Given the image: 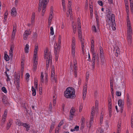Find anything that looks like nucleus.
Instances as JSON below:
<instances>
[{
    "label": "nucleus",
    "instance_id": "13d9d810",
    "mask_svg": "<svg viewBox=\"0 0 133 133\" xmlns=\"http://www.w3.org/2000/svg\"><path fill=\"white\" fill-rule=\"evenodd\" d=\"M116 95L118 96H119L121 95V93L118 91L116 92Z\"/></svg>",
    "mask_w": 133,
    "mask_h": 133
},
{
    "label": "nucleus",
    "instance_id": "f3484780",
    "mask_svg": "<svg viewBox=\"0 0 133 133\" xmlns=\"http://www.w3.org/2000/svg\"><path fill=\"white\" fill-rule=\"evenodd\" d=\"M2 102L4 104H8L9 103L7 101V97L4 95L3 96Z\"/></svg>",
    "mask_w": 133,
    "mask_h": 133
},
{
    "label": "nucleus",
    "instance_id": "c85d7f7f",
    "mask_svg": "<svg viewBox=\"0 0 133 133\" xmlns=\"http://www.w3.org/2000/svg\"><path fill=\"white\" fill-rule=\"evenodd\" d=\"M126 12L127 14V18H128V17H129V7L128 5H127V7L126 8Z\"/></svg>",
    "mask_w": 133,
    "mask_h": 133
},
{
    "label": "nucleus",
    "instance_id": "4d7b16f0",
    "mask_svg": "<svg viewBox=\"0 0 133 133\" xmlns=\"http://www.w3.org/2000/svg\"><path fill=\"white\" fill-rule=\"evenodd\" d=\"M81 120L82 121V123L81 124L83 125H84L85 119L84 118H81Z\"/></svg>",
    "mask_w": 133,
    "mask_h": 133
},
{
    "label": "nucleus",
    "instance_id": "49530a36",
    "mask_svg": "<svg viewBox=\"0 0 133 133\" xmlns=\"http://www.w3.org/2000/svg\"><path fill=\"white\" fill-rule=\"evenodd\" d=\"M13 29L12 32H14L15 33H16V25H13Z\"/></svg>",
    "mask_w": 133,
    "mask_h": 133
},
{
    "label": "nucleus",
    "instance_id": "6ab92c4d",
    "mask_svg": "<svg viewBox=\"0 0 133 133\" xmlns=\"http://www.w3.org/2000/svg\"><path fill=\"white\" fill-rule=\"evenodd\" d=\"M35 13L34 12H33L32 15L31 16V24H33V22L35 21Z\"/></svg>",
    "mask_w": 133,
    "mask_h": 133
},
{
    "label": "nucleus",
    "instance_id": "8fccbe9b",
    "mask_svg": "<svg viewBox=\"0 0 133 133\" xmlns=\"http://www.w3.org/2000/svg\"><path fill=\"white\" fill-rule=\"evenodd\" d=\"M73 32L74 34H75L76 31V26L75 25L73 26Z\"/></svg>",
    "mask_w": 133,
    "mask_h": 133
},
{
    "label": "nucleus",
    "instance_id": "1a4fd4ad",
    "mask_svg": "<svg viewBox=\"0 0 133 133\" xmlns=\"http://www.w3.org/2000/svg\"><path fill=\"white\" fill-rule=\"evenodd\" d=\"M49 0H39V3L44 5V8L45 7V5H46L49 2Z\"/></svg>",
    "mask_w": 133,
    "mask_h": 133
},
{
    "label": "nucleus",
    "instance_id": "a18cd8bd",
    "mask_svg": "<svg viewBox=\"0 0 133 133\" xmlns=\"http://www.w3.org/2000/svg\"><path fill=\"white\" fill-rule=\"evenodd\" d=\"M50 13V15L49 16V18L48 19V20H49L50 21V20L51 21L53 17V14H51V13Z\"/></svg>",
    "mask_w": 133,
    "mask_h": 133
},
{
    "label": "nucleus",
    "instance_id": "3c124183",
    "mask_svg": "<svg viewBox=\"0 0 133 133\" xmlns=\"http://www.w3.org/2000/svg\"><path fill=\"white\" fill-rule=\"evenodd\" d=\"M110 87L111 88H113V84L112 82V81L111 80H110Z\"/></svg>",
    "mask_w": 133,
    "mask_h": 133
},
{
    "label": "nucleus",
    "instance_id": "423d86ee",
    "mask_svg": "<svg viewBox=\"0 0 133 133\" xmlns=\"http://www.w3.org/2000/svg\"><path fill=\"white\" fill-rule=\"evenodd\" d=\"M31 31L29 30L25 31L23 34V38L24 40H26L28 38V35H30L31 34Z\"/></svg>",
    "mask_w": 133,
    "mask_h": 133
},
{
    "label": "nucleus",
    "instance_id": "a211bd4d",
    "mask_svg": "<svg viewBox=\"0 0 133 133\" xmlns=\"http://www.w3.org/2000/svg\"><path fill=\"white\" fill-rule=\"evenodd\" d=\"M20 75L19 73H18L17 74L16 72L15 73L14 75V79H16V81L17 80H19L20 78Z\"/></svg>",
    "mask_w": 133,
    "mask_h": 133
},
{
    "label": "nucleus",
    "instance_id": "603ef678",
    "mask_svg": "<svg viewBox=\"0 0 133 133\" xmlns=\"http://www.w3.org/2000/svg\"><path fill=\"white\" fill-rule=\"evenodd\" d=\"M37 54H34V57L33 58V60L34 61H36Z\"/></svg>",
    "mask_w": 133,
    "mask_h": 133
},
{
    "label": "nucleus",
    "instance_id": "7c9ffc66",
    "mask_svg": "<svg viewBox=\"0 0 133 133\" xmlns=\"http://www.w3.org/2000/svg\"><path fill=\"white\" fill-rule=\"evenodd\" d=\"M16 82V88H17V89L18 90L19 87V80H17Z\"/></svg>",
    "mask_w": 133,
    "mask_h": 133
},
{
    "label": "nucleus",
    "instance_id": "09e8293b",
    "mask_svg": "<svg viewBox=\"0 0 133 133\" xmlns=\"http://www.w3.org/2000/svg\"><path fill=\"white\" fill-rule=\"evenodd\" d=\"M108 106H109V105H110L111 106H112V103H111V98H109L108 99Z\"/></svg>",
    "mask_w": 133,
    "mask_h": 133
},
{
    "label": "nucleus",
    "instance_id": "9b49d317",
    "mask_svg": "<svg viewBox=\"0 0 133 133\" xmlns=\"http://www.w3.org/2000/svg\"><path fill=\"white\" fill-rule=\"evenodd\" d=\"M78 36L79 39L82 42V36L81 28H78Z\"/></svg>",
    "mask_w": 133,
    "mask_h": 133
},
{
    "label": "nucleus",
    "instance_id": "473e14b6",
    "mask_svg": "<svg viewBox=\"0 0 133 133\" xmlns=\"http://www.w3.org/2000/svg\"><path fill=\"white\" fill-rule=\"evenodd\" d=\"M42 4H41L40 3H39V7L38 8V11L40 12L41 10V8L42 6Z\"/></svg>",
    "mask_w": 133,
    "mask_h": 133
},
{
    "label": "nucleus",
    "instance_id": "ddd939ff",
    "mask_svg": "<svg viewBox=\"0 0 133 133\" xmlns=\"http://www.w3.org/2000/svg\"><path fill=\"white\" fill-rule=\"evenodd\" d=\"M114 52L116 53L115 54V56L116 57H117L118 55V54H119L120 53L119 49V48L117 47L115 48L114 50Z\"/></svg>",
    "mask_w": 133,
    "mask_h": 133
},
{
    "label": "nucleus",
    "instance_id": "052dcab7",
    "mask_svg": "<svg viewBox=\"0 0 133 133\" xmlns=\"http://www.w3.org/2000/svg\"><path fill=\"white\" fill-rule=\"evenodd\" d=\"M26 79H27L30 77L29 74L28 73H26Z\"/></svg>",
    "mask_w": 133,
    "mask_h": 133
},
{
    "label": "nucleus",
    "instance_id": "338daca9",
    "mask_svg": "<svg viewBox=\"0 0 133 133\" xmlns=\"http://www.w3.org/2000/svg\"><path fill=\"white\" fill-rule=\"evenodd\" d=\"M121 123H118V124L117 125V128L121 129Z\"/></svg>",
    "mask_w": 133,
    "mask_h": 133
},
{
    "label": "nucleus",
    "instance_id": "c756f323",
    "mask_svg": "<svg viewBox=\"0 0 133 133\" xmlns=\"http://www.w3.org/2000/svg\"><path fill=\"white\" fill-rule=\"evenodd\" d=\"M132 29H128L127 31V35H131Z\"/></svg>",
    "mask_w": 133,
    "mask_h": 133
},
{
    "label": "nucleus",
    "instance_id": "69168bd1",
    "mask_svg": "<svg viewBox=\"0 0 133 133\" xmlns=\"http://www.w3.org/2000/svg\"><path fill=\"white\" fill-rule=\"evenodd\" d=\"M108 15H107V17H109L110 16V14H111L110 10L109 9L108 11Z\"/></svg>",
    "mask_w": 133,
    "mask_h": 133
},
{
    "label": "nucleus",
    "instance_id": "58836bf2",
    "mask_svg": "<svg viewBox=\"0 0 133 133\" xmlns=\"http://www.w3.org/2000/svg\"><path fill=\"white\" fill-rule=\"evenodd\" d=\"M69 5L68 7H69V10L70 11H69V14H70L71 13V12H72V11L71 10H72V9L71 8V3L70 4V3H69Z\"/></svg>",
    "mask_w": 133,
    "mask_h": 133
},
{
    "label": "nucleus",
    "instance_id": "39448f33",
    "mask_svg": "<svg viewBox=\"0 0 133 133\" xmlns=\"http://www.w3.org/2000/svg\"><path fill=\"white\" fill-rule=\"evenodd\" d=\"M60 45L58 44L57 43H56V45L54 47L55 54H58L60 49Z\"/></svg>",
    "mask_w": 133,
    "mask_h": 133
},
{
    "label": "nucleus",
    "instance_id": "cd10ccee",
    "mask_svg": "<svg viewBox=\"0 0 133 133\" xmlns=\"http://www.w3.org/2000/svg\"><path fill=\"white\" fill-rule=\"evenodd\" d=\"M5 117H3L2 119V121L1 123V125L2 126L4 124V122L5 121Z\"/></svg>",
    "mask_w": 133,
    "mask_h": 133
},
{
    "label": "nucleus",
    "instance_id": "a878e982",
    "mask_svg": "<svg viewBox=\"0 0 133 133\" xmlns=\"http://www.w3.org/2000/svg\"><path fill=\"white\" fill-rule=\"evenodd\" d=\"M4 59L6 61H8L9 60V57L7 54H5V52L4 53Z\"/></svg>",
    "mask_w": 133,
    "mask_h": 133
},
{
    "label": "nucleus",
    "instance_id": "e2e57ef3",
    "mask_svg": "<svg viewBox=\"0 0 133 133\" xmlns=\"http://www.w3.org/2000/svg\"><path fill=\"white\" fill-rule=\"evenodd\" d=\"M92 30H93L95 32H97L96 29V27L95 26H92Z\"/></svg>",
    "mask_w": 133,
    "mask_h": 133
},
{
    "label": "nucleus",
    "instance_id": "0eeeda50",
    "mask_svg": "<svg viewBox=\"0 0 133 133\" xmlns=\"http://www.w3.org/2000/svg\"><path fill=\"white\" fill-rule=\"evenodd\" d=\"M87 84H86L84 86L83 91V99L84 100L85 98L87 91Z\"/></svg>",
    "mask_w": 133,
    "mask_h": 133
},
{
    "label": "nucleus",
    "instance_id": "e433bc0d",
    "mask_svg": "<svg viewBox=\"0 0 133 133\" xmlns=\"http://www.w3.org/2000/svg\"><path fill=\"white\" fill-rule=\"evenodd\" d=\"M11 123L10 121L8 123L6 127V129L7 130H8L9 128L11 127Z\"/></svg>",
    "mask_w": 133,
    "mask_h": 133
},
{
    "label": "nucleus",
    "instance_id": "de8ad7c7",
    "mask_svg": "<svg viewBox=\"0 0 133 133\" xmlns=\"http://www.w3.org/2000/svg\"><path fill=\"white\" fill-rule=\"evenodd\" d=\"M27 113L30 116H31L32 115V112L31 111H30L29 110H26Z\"/></svg>",
    "mask_w": 133,
    "mask_h": 133
},
{
    "label": "nucleus",
    "instance_id": "b1692460",
    "mask_svg": "<svg viewBox=\"0 0 133 133\" xmlns=\"http://www.w3.org/2000/svg\"><path fill=\"white\" fill-rule=\"evenodd\" d=\"M31 88L32 95L35 96L36 95V90L33 86Z\"/></svg>",
    "mask_w": 133,
    "mask_h": 133
},
{
    "label": "nucleus",
    "instance_id": "bb28decb",
    "mask_svg": "<svg viewBox=\"0 0 133 133\" xmlns=\"http://www.w3.org/2000/svg\"><path fill=\"white\" fill-rule=\"evenodd\" d=\"M92 68L93 69H94L95 68V59H92Z\"/></svg>",
    "mask_w": 133,
    "mask_h": 133
},
{
    "label": "nucleus",
    "instance_id": "864d4df0",
    "mask_svg": "<svg viewBox=\"0 0 133 133\" xmlns=\"http://www.w3.org/2000/svg\"><path fill=\"white\" fill-rule=\"evenodd\" d=\"M15 35V33L14 32H12V35H11V39H14Z\"/></svg>",
    "mask_w": 133,
    "mask_h": 133
},
{
    "label": "nucleus",
    "instance_id": "f8f14e48",
    "mask_svg": "<svg viewBox=\"0 0 133 133\" xmlns=\"http://www.w3.org/2000/svg\"><path fill=\"white\" fill-rule=\"evenodd\" d=\"M75 112L74 108L72 107L70 111V118H72L74 115V113Z\"/></svg>",
    "mask_w": 133,
    "mask_h": 133
},
{
    "label": "nucleus",
    "instance_id": "a19ab883",
    "mask_svg": "<svg viewBox=\"0 0 133 133\" xmlns=\"http://www.w3.org/2000/svg\"><path fill=\"white\" fill-rule=\"evenodd\" d=\"M50 34L51 35H53L54 34V32L53 30V28L52 27H51L50 28Z\"/></svg>",
    "mask_w": 133,
    "mask_h": 133
},
{
    "label": "nucleus",
    "instance_id": "393cba45",
    "mask_svg": "<svg viewBox=\"0 0 133 133\" xmlns=\"http://www.w3.org/2000/svg\"><path fill=\"white\" fill-rule=\"evenodd\" d=\"M22 123H23L21 122L19 120L17 119L16 122V124L17 125H18V126H22Z\"/></svg>",
    "mask_w": 133,
    "mask_h": 133
},
{
    "label": "nucleus",
    "instance_id": "7ed1b4c3",
    "mask_svg": "<svg viewBox=\"0 0 133 133\" xmlns=\"http://www.w3.org/2000/svg\"><path fill=\"white\" fill-rule=\"evenodd\" d=\"M75 41L74 37H73L72 39V53L74 58L75 56Z\"/></svg>",
    "mask_w": 133,
    "mask_h": 133
},
{
    "label": "nucleus",
    "instance_id": "680f3d73",
    "mask_svg": "<svg viewBox=\"0 0 133 133\" xmlns=\"http://www.w3.org/2000/svg\"><path fill=\"white\" fill-rule=\"evenodd\" d=\"M88 7V1L86 0L85 1V8L86 9H87Z\"/></svg>",
    "mask_w": 133,
    "mask_h": 133
},
{
    "label": "nucleus",
    "instance_id": "aec40b11",
    "mask_svg": "<svg viewBox=\"0 0 133 133\" xmlns=\"http://www.w3.org/2000/svg\"><path fill=\"white\" fill-rule=\"evenodd\" d=\"M132 36L131 35H127V39L129 43L131 44L132 43Z\"/></svg>",
    "mask_w": 133,
    "mask_h": 133
},
{
    "label": "nucleus",
    "instance_id": "c9c22d12",
    "mask_svg": "<svg viewBox=\"0 0 133 133\" xmlns=\"http://www.w3.org/2000/svg\"><path fill=\"white\" fill-rule=\"evenodd\" d=\"M44 76L43 75V72H42L41 73V82L42 83H43L44 82L43 80Z\"/></svg>",
    "mask_w": 133,
    "mask_h": 133
},
{
    "label": "nucleus",
    "instance_id": "6e6d98bb",
    "mask_svg": "<svg viewBox=\"0 0 133 133\" xmlns=\"http://www.w3.org/2000/svg\"><path fill=\"white\" fill-rule=\"evenodd\" d=\"M46 5H45V8H44V5H43V6L42 7V12L43 13H44L45 12V9L46 8Z\"/></svg>",
    "mask_w": 133,
    "mask_h": 133
},
{
    "label": "nucleus",
    "instance_id": "f03ea898",
    "mask_svg": "<svg viewBox=\"0 0 133 133\" xmlns=\"http://www.w3.org/2000/svg\"><path fill=\"white\" fill-rule=\"evenodd\" d=\"M108 19L107 20V23L108 25H111V26L112 30H115L116 29L115 26L116 24L115 22V15L114 14H112L111 17H108Z\"/></svg>",
    "mask_w": 133,
    "mask_h": 133
},
{
    "label": "nucleus",
    "instance_id": "4468645a",
    "mask_svg": "<svg viewBox=\"0 0 133 133\" xmlns=\"http://www.w3.org/2000/svg\"><path fill=\"white\" fill-rule=\"evenodd\" d=\"M55 75V69L54 65L52 67L51 71V79H53Z\"/></svg>",
    "mask_w": 133,
    "mask_h": 133
},
{
    "label": "nucleus",
    "instance_id": "0e129e2a",
    "mask_svg": "<svg viewBox=\"0 0 133 133\" xmlns=\"http://www.w3.org/2000/svg\"><path fill=\"white\" fill-rule=\"evenodd\" d=\"M94 116H91L90 117V123L91 124L92 123V121L94 119Z\"/></svg>",
    "mask_w": 133,
    "mask_h": 133
},
{
    "label": "nucleus",
    "instance_id": "37998d69",
    "mask_svg": "<svg viewBox=\"0 0 133 133\" xmlns=\"http://www.w3.org/2000/svg\"><path fill=\"white\" fill-rule=\"evenodd\" d=\"M30 125L27 123H22V126H23L24 127H25V128L27 127H28Z\"/></svg>",
    "mask_w": 133,
    "mask_h": 133
},
{
    "label": "nucleus",
    "instance_id": "f704fd0d",
    "mask_svg": "<svg viewBox=\"0 0 133 133\" xmlns=\"http://www.w3.org/2000/svg\"><path fill=\"white\" fill-rule=\"evenodd\" d=\"M55 125V123L54 122L52 123L51 125L50 126V129L53 130L54 129V126Z\"/></svg>",
    "mask_w": 133,
    "mask_h": 133
},
{
    "label": "nucleus",
    "instance_id": "5fc2aeb1",
    "mask_svg": "<svg viewBox=\"0 0 133 133\" xmlns=\"http://www.w3.org/2000/svg\"><path fill=\"white\" fill-rule=\"evenodd\" d=\"M52 109V104L50 103L49 105V110L51 112Z\"/></svg>",
    "mask_w": 133,
    "mask_h": 133
},
{
    "label": "nucleus",
    "instance_id": "c03bdc74",
    "mask_svg": "<svg viewBox=\"0 0 133 133\" xmlns=\"http://www.w3.org/2000/svg\"><path fill=\"white\" fill-rule=\"evenodd\" d=\"M104 56H103L102 57H100L101 59V63L102 65L104 63Z\"/></svg>",
    "mask_w": 133,
    "mask_h": 133
},
{
    "label": "nucleus",
    "instance_id": "72a5a7b5",
    "mask_svg": "<svg viewBox=\"0 0 133 133\" xmlns=\"http://www.w3.org/2000/svg\"><path fill=\"white\" fill-rule=\"evenodd\" d=\"M14 48V47L12 46H11L10 49V54L11 55H12L13 54V49Z\"/></svg>",
    "mask_w": 133,
    "mask_h": 133
},
{
    "label": "nucleus",
    "instance_id": "6e6552de",
    "mask_svg": "<svg viewBox=\"0 0 133 133\" xmlns=\"http://www.w3.org/2000/svg\"><path fill=\"white\" fill-rule=\"evenodd\" d=\"M49 58H48V60L46 61V69L48 70L49 68V65L52 64V59H51V56L49 55Z\"/></svg>",
    "mask_w": 133,
    "mask_h": 133
},
{
    "label": "nucleus",
    "instance_id": "4be33fe9",
    "mask_svg": "<svg viewBox=\"0 0 133 133\" xmlns=\"http://www.w3.org/2000/svg\"><path fill=\"white\" fill-rule=\"evenodd\" d=\"M118 105L119 106H121L124 105V102L121 99H119L118 101Z\"/></svg>",
    "mask_w": 133,
    "mask_h": 133
},
{
    "label": "nucleus",
    "instance_id": "2f4dec72",
    "mask_svg": "<svg viewBox=\"0 0 133 133\" xmlns=\"http://www.w3.org/2000/svg\"><path fill=\"white\" fill-rule=\"evenodd\" d=\"M95 108L94 107H93L92 108V111L91 113V116H94L95 113Z\"/></svg>",
    "mask_w": 133,
    "mask_h": 133
},
{
    "label": "nucleus",
    "instance_id": "5701e85b",
    "mask_svg": "<svg viewBox=\"0 0 133 133\" xmlns=\"http://www.w3.org/2000/svg\"><path fill=\"white\" fill-rule=\"evenodd\" d=\"M29 49V45L28 44H26V45L25 48V51L26 53H28V50Z\"/></svg>",
    "mask_w": 133,
    "mask_h": 133
},
{
    "label": "nucleus",
    "instance_id": "dca6fc26",
    "mask_svg": "<svg viewBox=\"0 0 133 133\" xmlns=\"http://www.w3.org/2000/svg\"><path fill=\"white\" fill-rule=\"evenodd\" d=\"M11 15L13 16H15L16 15L17 12L16 9L15 7H13L11 9Z\"/></svg>",
    "mask_w": 133,
    "mask_h": 133
},
{
    "label": "nucleus",
    "instance_id": "9d476101",
    "mask_svg": "<svg viewBox=\"0 0 133 133\" xmlns=\"http://www.w3.org/2000/svg\"><path fill=\"white\" fill-rule=\"evenodd\" d=\"M127 21L128 29H132L130 21L129 19V17H128V18H127Z\"/></svg>",
    "mask_w": 133,
    "mask_h": 133
},
{
    "label": "nucleus",
    "instance_id": "f257e3e1",
    "mask_svg": "<svg viewBox=\"0 0 133 133\" xmlns=\"http://www.w3.org/2000/svg\"><path fill=\"white\" fill-rule=\"evenodd\" d=\"M75 93V91L74 88L69 87L66 89L64 92L65 97L67 98L74 99L76 97Z\"/></svg>",
    "mask_w": 133,
    "mask_h": 133
},
{
    "label": "nucleus",
    "instance_id": "774afa93",
    "mask_svg": "<svg viewBox=\"0 0 133 133\" xmlns=\"http://www.w3.org/2000/svg\"><path fill=\"white\" fill-rule=\"evenodd\" d=\"M37 61H34V64L33 65H35V66H37Z\"/></svg>",
    "mask_w": 133,
    "mask_h": 133
},
{
    "label": "nucleus",
    "instance_id": "20e7f679",
    "mask_svg": "<svg viewBox=\"0 0 133 133\" xmlns=\"http://www.w3.org/2000/svg\"><path fill=\"white\" fill-rule=\"evenodd\" d=\"M132 103V102L131 100L130 99L129 94L127 93V104L128 108L131 107Z\"/></svg>",
    "mask_w": 133,
    "mask_h": 133
},
{
    "label": "nucleus",
    "instance_id": "bf43d9fd",
    "mask_svg": "<svg viewBox=\"0 0 133 133\" xmlns=\"http://www.w3.org/2000/svg\"><path fill=\"white\" fill-rule=\"evenodd\" d=\"M98 4L101 6H102L103 5V2L101 1H99L98 2Z\"/></svg>",
    "mask_w": 133,
    "mask_h": 133
},
{
    "label": "nucleus",
    "instance_id": "412c9836",
    "mask_svg": "<svg viewBox=\"0 0 133 133\" xmlns=\"http://www.w3.org/2000/svg\"><path fill=\"white\" fill-rule=\"evenodd\" d=\"M99 51L100 54V57H102L104 55L103 51V48L101 46L99 47Z\"/></svg>",
    "mask_w": 133,
    "mask_h": 133
},
{
    "label": "nucleus",
    "instance_id": "2eb2a0df",
    "mask_svg": "<svg viewBox=\"0 0 133 133\" xmlns=\"http://www.w3.org/2000/svg\"><path fill=\"white\" fill-rule=\"evenodd\" d=\"M51 56V59H52V56L50 53H47V51L45 53L44 55V58L45 59L46 58V60H48V58H49V55Z\"/></svg>",
    "mask_w": 133,
    "mask_h": 133
},
{
    "label": "nucleus",
    "instance_id": "79ce46f5",
    "mask_svg": "<svg viewBox=\"0 0 133 133\" xmlns=\"http://www.w3.org/2000/svg\"><path fill=\"white\" fill-rule=\"evenodd\" d=\"M109 110V113L110 114L112 112V106L110 105L108 106Z\"/></svg>",
    "mask_w": 133,
    "mask_h": 133
},
{
    "label": "nucleus",
    "instance_id": "ea45409f",
    "mask_svg": "<svg viewBox=\"0 0 133 133\" xmlns=\"http://www.w3.org/2000/svg\"><path fill=\"white\" fill-rule=\"evenodd\" d=\"M2 91L3 92H4L6 93H7V91L6 90V88L5 87H3L2 88Z\"/></svg>",
    "mask_w": 133,
    "mask_h": 133
},
{
    "label": "nucleus",
    "instance_id": "4c0bfd02",
    "mask_svg": "<svg viewBox=\"0 0 133 133\" xmlns=\"http://www.w3.org/2000/svg\"><path fill=\"white\" fill-rule=\"evenodd\" d=\"M77 23L78 24V28H81L80 21L79 18L78 19V20L77 21Z\"/></svg>",
    "mask_w": 133,
    "mask_h": 133
}]
</instances>
